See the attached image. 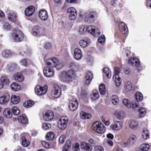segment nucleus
I'll list each match as a JSON object with an SVG mask.
<instances>
[{
  "mask_svg": "<svg viewBox=\"0 0 151 151\" xmlns=\"http://www.w3.org/2000/svg\"><path fill=\"white\" fill-rule=\"evenodd\" d=\"M75 76L74 71L72 70L67 71H63L61 73V76L63 80L66 82H69L73 79Z\"/></svg>",
  "mask_w": 151,
  "mask_h": 151,
  "instance_id": "obj_1",
  "label": "nucleus"
},
{
  "mask_svg": "<svg viewBox=\"0 0 151 151\" xmlns=\"http://www.w3.org/2000/svg\"><path fill=\"white\" fill-rule=\"evenodd\" d=\"M92 129L95 132L102 134L105 131V127L100 122L96 121L93 123Z\"/></svg>",
  "mask_w": 151,
  "mask_h": 151,
  "instance_id": "obj_2",
  "label": "nucleus"
},
{
  "mask_svg": "<svg viewBox=\"0 0 151 151\" xmlns=\"http://www.w3.org/2000/svg\"><path fill=\"white\" fill-rule=\"evenodd\" d=\"M12 35L14 41L17 42H21L24 39V34L18 29L14 30Z\"/></svg>",
  "mask_w": 151,
  "mask_h": 151,
  "instance_id": "obj_3",
  "label": "nucleus"
},
{
  "mask_svg": "<svg viewBox=\"0 0 151 151\" xmlns=\"http://www.w3.org/2000/svg\"><path fill=\"white\" fill-rule=\"evenodd\" d=\"M68 118L67 116L61 117L58 122V126L61 129H65L67 127L68 123Z\"/></svg>",
  "mask_w": 151,
  "mask_h": 151,
  "instance_id": "obj_4",
  "label": "nucleus"
},
{
  "mask_svg": "<svg viewBox=\"0 0 151 151\" xmlns=\"http://www.w3.org/2000/svg\"><path fill=\"white\" fill-rule=\"evenodd\" d=\"M137 137L134 134H132L129 137L127 142H123L122 146L124 147H128L129 146L133 145L136 142Z\"/></svg>",
  "mask_w": 151,
  "mask_h": 151,
  "instance_id": "obj_5",
  "label": "nucleus"
},
{
  "mask_svg": "<svg viewBox=\"0 0 151 151\" xmlns=\"http://www.w3.org/2000/svg\"><path fill=\"white\" fill-rule=\"evenodd\" d=\"M97 16V14L96 12H92L86 17L85 21L88 24L93 23Z\"/></svg>",
  "mask_w": 151,
  "mask_h": 151,
  "instance_id": "obj_6",
  "label": "nucleus"
},
{
  "mask_svg": "<svg viewBox=\"0 0 151 151\" xmlns=\"http://www.w3.org/2000/svg\"><path fill=\"white\" fill-rule=\"evenodd\" d=\"M43 117L45 121H51L54 117L53 112L51 110H48L45 111L43 113Z\"/></svg>",
  "mask_w": 151,
  "mask_h": 151,
  "instance_id": "obj_7",
  "label": "nucleus"
},
{
  "mask_svg": "<svg viewBox=\"0 0 151 151\" xmlns=\"http://www.w3.org/2000/svg\"><path fill=\"white\" fill-rule=\"evenodd\" d=\"M32 34L35 36H40L44 34L45 29L39 26H35L32 29Z\"/></svg>",
  "mask_w": 151,
  "mask_h": 151,
  "instance_id": "obj_8",
  "label": "nucleus"
},
{
  "mask_svg": "<svg viewBox=\"0 0 151 151\" xmlns=\"http://www.w3.org/2000/svg\"><path fill=\"white\" fill-rule=\"evenodd\" d=\"M47 88L48 87L47 85H45L43 87L37 85L35 88V92L36 94L39 96L44 95L47 92Z\"/></svg>",
  "mask_w": 151,
  "mask_h": 151,
  "instance_id": "obj_9",
  "label": "nucleus"
},
{
  "mask_svg": "<svg viewBox=\"0 0 151 151\" xmlns=\"http://www.w3.org/2000/svg\"><path fill=\"white\" fill-rule=\"evenodd\" d=\"M52 65L46 66L43 69V73L47 77H52L54 72Z\"/></svg>",
  "mask_w": 151,
  "mask_h": 151,
  "instance_id": "obj_10",
  "label": "nucleus"
},
{
  "mask_svg": "<svg viewBox=\"0 0 151 151\" xmlns=\"http://www.w3.org/2000/svg\"><path fill=\"white\" fill-rule=\"evenodd\" d=\"M78 103L77 100L75 98H73L70 100L69 104V108L71 111L75 110L77 108Z\"/></svg>",
  "mask_w": 151,
  "mask_h": 151,
  "instance_id": "obj_11",
  "label": "nucleus"
},
{
  "mask_svg": "<svg viewBox=\"0 0 151 151\" xmlns=\"http://www.w3.org/2000/svg\"><path fill=\"white\" fill-rule=\"evenodd\" d=\"M67 12L69 13V19L70 20H73L76 17L77 13L76 9L73 7L69 8Z\"/></svg>",
  "mask_w": 151,
  "mask_h": 151,
  "instance_id": "obj_12",
  "label": "nucleus"
},
{
  "mask_svg": "<svg viewBox=\"0 0 151 151\" xmlns=\"http://www.w3.org/2000/svg\"><path fill=\"white\" fill-rule=\"evenodd\" d=\"M119 29L122 34L127 33L128 32V29L127 26L123 22H121L118 24Z\"/></svg>",
  "mask_w": 151,
  "mask_h": 151,
  "instance_id": "obj_13",
  "label": "nucleus"
},
{
  "mask_svg": "<svg viewBox=\"0 0 151 151\" xmlns=\"http://www.w3.org/2000/svg\"><path fill=\"white\" fill-rule=\"evenodd\" d=\"M17 120L18 122L22 124L25 125L29 124L28 118L24 114H22L18 116Z\"/></svg>",
  "mask_w": 151,
  "mask_h": 151,
  "instance_id": "obj_14",
  "label": "nucleus"
},
{
  "mask_svg": "<svg viewBox=\"0 0 151 151\" xmlns=\"http://www.w3.org/2000/svg\"><path fill=\"white\" fill-rule=\"evenodd\" d=\"M54 89L53 90L52 92V95L55 97H58L61 94L60 89L57 84H54Z\"/></svg>",
  "mask_w": 151,
  "mask_h": 151,
  "instance_id": "obj_15",
  "label": "nucleus"
},
{
  "mask_svg": "<svg viewBox=\"0 0 151 151\" xmlns=\"http://www.w3.org/2000/svg\"><path fill=\"white\" fill-rule=\"evenodd\" d=\"M128 62L133 66L139 67L140 65V62L139 60L136 58H129Z\"/></svg>",
  "mask_w": 151,
  "mask_h": 151,
  "instance_id": "obj_16",
  "label": "nucleus"
},
{
  "mask_svg": "<svg viewBox=\"0 0 151 151\" xmlns=\"http://www.w3.org/2000/svg\"><path fill=\"white\" fill-rule=\"evenodd\" d=\"M122 126V123L121 121H116L114 124L110 125L111 128L114 130H118L121 129Z\"/></svg>",
  "mask_w": 151,
  "mask_h": 151,
  "instance_id": "obj_17",
  "label": "nucleus"
},
{
  "mask_svg": "<svg viewBox=\"0 0 151 151\" xmlns=\"http://www.w3.org/2000/svg\"><path fill=\"white\" fill-rule=\"evenodd\" d=\"M39 16L40 18L43 21H45L48 18L47 12L44 9H41L39 13Z\"/></svg>",
  "mask_w": 151,
  "mask_h": 151,
  "instance_id": "obj_18",
  "label": "nucleus"
},
{
  "mask_svg": "<svg viewBox=\"0 0 151 151\" xmlns=\"http://www.w3.org/2000/svg\"><path fill=\"white\" fill-rule=\"evenodd\" d=\"M35 9L34 6L31 5L29 6L25 10V14L28 17L31 16L35 11Z\"/></svg>",
  "mask_w": 151,
  "mask_h": 151,
  "instance_id": "obj_19",
  "label": "nucleus"
},
{
  "mask_svg": "<svg viewBox=\"0 0 151 151\" xmlns=\"http://www.w3.org/2000/svg\"><path fill=\"white\" fill-rule=\"evenodd\" d=\"M86 32L90 33L94 37H97V35L96 33V30L94 27L92 25H90L86 27Z\"/></svg>",
  "mask_w": 151,
  "mask_h": 151,
  "instance_id": "obj_20",
  "label": "nucleus"
},
{
  "mask_svg": "<svg viewBox=\"0 0 151 151\" xmlns=\"http://www.w3.org/2000/svg\"><path fill=\"white\" fill-rule=\"evenodd\" d=\"M80 147L81 149L87 151H91L92 150V146L89 144L84 142H82L80 144Z\"/></svg>",
  "mask_w": 151,
  "mask_h": 151,
  "instance_id": "obj_21",
  "label": "nucleus"
},
{
  "mask_svg": "<svg viewBox=\"0 0 151 151\" xmlns=\"http://www.w3.org/2000/svg\"><path fill=\"white\" fill-rule=\"evenodd\" d=\"M0 80L4 86L9 85L11 83L9 78L6 75L2 76L0 78Z\"/></svg>",
  "mask_w": 151,
  "mask_h": 151,
  "instance_id": "obj_22",
  "label": "nucleus"
},
{
  "mask_svg": "<svg viewBox=\"0 0 151 151\" xmlns=\"http://www.w3.org/2000/svg\"><path fill=\"white\" fill-rule=\"evenodd\" d=\"M58 59L56 57H53L52 59H48L46 60V63L47 65H53L59 63Z\"/></svg>",
  "mask_w": 151,
  "mask_h": 151,
  "instance_id": "obj_23",
  "label": "nucleus"
},
{
  "mask_svg": "<svg viewBox=\"0 0 151 151\" xmlns=\"http://www.w3.org/2000/svg\"><path fill=\"white\" fill-rule=\"evenodd\" d=\"M85 77L86 80L85 83L86 84L88 85L89 83L93 78V74L91 71H88L86 73Z\"/></svg>",
  "mask_w": 151,
  "mask_h": 151,
  "instance_id": "obj_24",
  "label": "nucleus"
},
{
  "mask_svg": "<svg viewBox=\"0 0 151 151\" xmlns=\"http://www.w3.org/2000/svg\"><path fill=\"white\" fill-rule=\"evenodd\" d=\"M3 115L4 117L10 118L12 116V113L11 109L9 108H6L4 110Z\"/></svg>",
  "mask_w": 151,
  "mask_h": 151,
  "instance_id": "obj_25",
  "label": "nucleus"
},
{
  "mask_svg": "<svg viewBox=\"0 0 151 151\" xmlns=\"http://www.w3.org/2000/svg\"><path fill=\"white\" fill-rule=\"evenodd\" d=\"M74 58L76 60H78L81 58L82 53L81 50L78 48H76L74 53Z\"/></svg>",
  "mask_w": 151,
  "mask_h": 151,
  "instance_id": "obj_26",
  "label": "nucleus"
},
{
  "mask_svg": "<svg viewBox=\"0 0 151 151\" xmlns=\"http://www.w3.org/2000/svg\"><path fill=\"white\" fill-rule=\"evenodd\" d=\"M14 78L16 81L21 82L23 81L24 77L21 73H16L14 74Z\"/></svg>",
  "mask_w": 151,
  "mask_h": 151,
  "instance_id": "obj_27",
  "label": "nucleus"
},
{
  "mask_svg": "<svg viewBox=\"0 0 151 151\" xmlns=\"http://www.w3.org/2000/svg\"><path fill=\"white\" fill-rule=\"evenodd\" d=\"M10 99V96L6 93L0 97V104H4L8 101Z\"/></svg>",
  "mask_w": 151,
  "mask_h": 151,
  "instance_id": "obj_28",
  "label": "nucleus"
},
{
  "mask_svg": "<svg viewBox=\"0 0 151 151\" xmlns=\"http://www.w3.org/2000/svg\"><path fill=\"white\" fill-rule=\"evenodd\" d=\"M2 56L5 58H8L11 56H12L13 52L12 51L10 50L7 49L4 50L2 52Z\"/></svg>",
  "mask_w": 151,
  "mask_h": 151,
  "instance_id": "obj_29",
  "label": "nucleus"
},
{
  "mask_svg": "<svg viewBox=\"0 0 151 151\" xmlns=\"http://www.w3.org/2000/svg\"><path fill=\"white\" fill-rule=\"evenodd\" d=\"M11 101L13 104H17L20 102V98L19 96L13 95L11 96Z\"/></svg>",
  "mask_w": 151,
  "mask_h": 151,
  "instance_id": "obj_30",
  "label": "nucleus"
},
{
  "mask_svg": "<svg viewBox=\"0 0 151 151\" xmlns=\"http://www.w3.org/2000/svg\"><path fill=\"white\" fill-rule=\"evenodd\" d=\"M142 136L145 139H147L149 138V132L146 128H144L142 133Z\"/></svg>",
  "mask_w": 151,
  "mask_h": 151,
  "instance_id": "obj_31",
  "label": "nucleus"
},
{
  "mask_svg": "<svg viewBox=\"0 0 151 151\" xmlns=\"http://www.w3.org/2000/svg\"><path fill=\"white\" fill-rule=\"evenodd\" d=\"M35 104L33 101L30 100L27 101L23 104V106L24 107L27 108H28L32 107Z\"/></svg>",
  "mask_w": 151,
  "mask_h": 151,
  "instance_id": "obj_32",
  "label": "nucleus"
},
{
  "mask_svg": "<svg viewBox=\"0 0 151 151\" xmlns=\"http://www.w3.org/2000/svg\"><path fill=\"white\" fill-rule=\"evenodd\" d=\"M81 118L83 119H88L91 117V115L89 113H87L83 111H81L80 114Z\"/></svg>",
  "mask_w": 151,
  "mask_h": 151,
  "instance_id": "obj_33",
  "label": "nucleus"
},
{
  "mask_svg": "<svg viewBox=\"0 0 151 151\" xmlns=\"http://www.w3.org/2000/svg\"><path fill=\"white\" fill-rule=\"evenodd\" d=\"M102 70L108 78H109L111 77V72L108 68L104 67L103 68Z\"/></svg>",
  "mask_w": 151,
  "mask_h": 151,
  "instance_id": "obj_34",
  "label": "nucleus"
},
{
  "mask_svg": "<svg viewBox=\"0 0 151 151\" xmlns=\"http://www.w3.org/2000/svg\"><path fill=\"white\" fill-rule=\"evenodd\" d=\"M10 87L14 91H18L21 88L20 86L16 83H12Z\"/></svg>",
  "mask_w": 151,
  "mask_h": 151,
  "instance_id": "obj_35",
  "label": "nucleus"
},
{
  "mask_svg": "<svg viewBox=\"0 0 151 151\" xmlns=\"http://www.w3.org/2000/svg\"><path fill=\"white\" fill-rule=\"evenodd\" d=\"M22 145L24 147H27L30 145V143L29 141L24 136H23L21 138Z\"/></svg>",
  "mask_w": 151,
  "mask_h": 151,
  "instance_id": "obj_36",
  "label": "nucleus"
},
{
  "mask_svg": "<svg viewBox=\"0 0 151 151\" xmlns=\"http://www.w3.org/2000/svg\"><path fill=\"white\" fill-rule=\"evenodd\" d=\"M55 134L53 132H50L46 135V139L48 141H51L53 140L55 138Z\"/></svg>",
  "mask_w": 151,
  "mask_h": 151,
  "instance_id": "obj_37",
  "label": "nucleus"
},
{
  "mask_svg": "<svg viewBox=\"0 0 151 151\" xmlns=\"http://www.w3.org/2000/svg\"><path fill=\"white\" fill-rule=\"evenodd\" d=\"M134 96L137 101H140L143 99V95L140 92H137L135 94Z\"/></svg>",
  "mask_w": 151,
  "mask_h": 151,
  "instance_id": "obj_38",
  "label": "nucleus"
},
{
  "mask_svg": "<svg viewBox=\"0 0 151 151\" xmlns=\"http://www.w3.org/2000/svg\"><path fill=\"white\" fill-rule=\"evenodd\" d=\"M150 147L148 144L143 143L141 144L139 147V150L142 151H147L149 150Z\"/></svg>",
  "mask_w": 151,
  "mask_h": 151,
  "instance_id": "obj_39",
  "label": "nucleus"
},
{
  "mask_svg": "<svg viewBox=\"0 0 151 151\" xmlns=\"http://www.w3.org/2000/svg\"><path fill=\"white\" fill-rule=\"evenodd\" d=\"M99 91L101 95H104L106 92V87L105 85L103 84H101L99 86Z\"/></svg>",
  "mask_w": 151,
  "mask_h": 151,
  "instance_id": "obj_40",
  "label": "nucleus"
},
{
  "mask_svg": "<svg viewBox=\"0 0 151 151\" xmlns=\"http://www.w3.org/2000/svg\"><path fill=\"white\" fill-rule=\"evenodd\" d=\"M69 68L73 70H77L78 67V65L75 61L70 63L69 65Z\"/></svg>",
  "mask_w": 151,
  "mask_h": 151,
  "instance_id": "obj_41",
  "label": "nucleus"
},
{
  "mask_svg": "<svg viewBox=\"0 0 151 151\" xmlns=\"http://www.w3.org/2000/svg\"><path fill=\"white\" fill-rule=\"evenodd\" d=\"M93 95L91 96V99L93 100H96L98 99L99 95L97 90H94L93 91Z\"/></svg>",
  "mask_w": 151,
  "mask_h": 151,
  "instance_id": "obj_42",
  "label": "nucleus"
},
{
  "mask_svg": "<svg viewBox=\"0 0 151 151\" xmlns=\"http://www.w3.org/2000/svg\"><path fill=\"white\" fill-rule=\"evenodd\" d=\"M8 18L9 20L11 21L14 22L16 20L17 16L14 14L10 13L8 16Z\"/></svg>",
  "mask_w": 151,
  "mask_h": 151,
  "instance_id": "obj_43",
  "label": "nucleus"
},
{
  "mask_svg": "<svg viewBox=\"0 0 151 151\" xmlns=\"http://www.w3.org/2000/svg\"><path fill=\"white\" fill-rule=\"evenodd\" d=\"M138 126V123L137 122L135 121H132L129 124V127L133 129H136Z\"/></svg>",
  "mask_w": 151,
  "mask_h": 151,
  "instance_id": "obj_44",
  "label": "nucleus"
},
{
  "mask_svg": "<svg viewBox=\"0 0 151 151\" xmlns=\"http://www.w3.org/2000/svg\"><path fill=\"white\" fill-rule=\"evenodd\" d=\"M113 79L116 85L117 86H119L122 82L119 76H118Z\"/></svg>",
  "mask_w": 151,
  "mask_h": 151,
  "instance_id": "obj_45",
  "label": "nucleus"
},
{
  "mask_svg": "<svg viewBox=\"0 0 151 151\" xmlns=\"http://www.w3.org/2000/svg\"><path fill=\"white\" fill-rule=\"evenodd\" d=\"M139 116L140 117H142L144 116L146 114V110L143 107H140L139 109Z\"/></svg>",
  "mask_w": 151,
  "mask_h": 151,
  "instance_id": "obj_46",
  "label": "nucleus"
},
{
  "mask_svg": "<svg viewBox=\"0 0 151 151\" xmlns=\"http://www.w3.org/2000/svg\"><path fill=\"white\" fill-rule=\"evenodd\" d=\"M12 113L15 115H18L20 113V110L17 107H12Z\"/></svg>",
  "mask_w": 151,
  "mask_h": 151,
  "instance_id": "obj_47",
  "label": "nucleus"
},
{
  "mask_svg": "<svg viewBox=\"0 0 151 151\" xmlns=\"http://www.w3.org/2000/svg\"><path fill=\"white\" fill-rule=\"evenodd\" d=\"M121 71V69L117 67H115L114 70V75L113 77V78H115L116 77L119 76V74Z\"/></svg>",
  "mask_w": 151,
  "mask_h": 151,
  "instance_id": "obj_48",
  "label": "nucleus"
},
{
  "mask_svg": "<svg viewBox=\"0 0 151 151\" xmlns=\"http://www.w3.org/2000/svg\"><path fill=\"white\" fill-rule=\"evenodd\" d=\"M110 4L113 6H119L120 3L118 0H111Z\"/></svg>",
  "mask_w": 151,
  "mask_h": 151,
  "instance_id": "obj_49",
  "label": "nucleus"
},
{
  "mask_svg": "<svg viewBox=\"0 0 151 151\" xmlns=\"http://www.w3.org/2000/svg\"><path fill=\"white\" fill-rule=\"evenodd\" d=\"M132 88V84L131 82L127 83V84H126L124 87V89L126 92H128L131 91Z\"/></svg>",
  "mask_w": 151,
  "mask_h": 151,
  "instance_id": "obj_50",
  "label": "nucleus"
},
{
  "mask_svg": "<svg viewBox=\"0 0 151 151\" xmlns=\"http://www.w3.org/2000/svg\"><path fill=\"white\" fill-rule=\"evenodd\" d=\"M79 44L81 47L84 48L87 46V42L84 40H80Z\"/></svg>",
  "mask_w": 151,
  "mask_h": 151,
  "instance_id": "obj_51",
  "label": "nucleus"
},
{
  "mask_svg": "<svg viewBox=\"0 0 151 151\" xmlns=\"http://www.w3.org/2000/svg\"><path fill=\"white\" fill-rule=\"evenodd\" d=\"M123 104L128 108H130L131 107V104L129 101L127 99H124L123 100Z\"/></svg>",
  "mask_w": 151,
  "mask_h": 151,
  "instance_id": "obj_52",
  "label": "nucleus"
},
{
  "mask_svg": "<svg viewBox=\"0 0 151 151\" xmlns=\"http://www.w3.org/2000/svg\"><path fill=\"white\" fill-rule=\"evenodd\" d=\"M51 125L49 123H45L42 125V127L43 129L47 130L51 127Z\"/></svg>",
  "mask_w": 151,
  "mask_h": 151,
  "instance_id": "obj_53",
  "label": "nucleus"
},
{
  "mask_svg": "<svg viewBox=\"0 0 151 151\" xmlns=\"http://www.w3.org/2000/svg\"><path fill=\"white\" fill-rule=\"evenodd\" d=\"M125 114V113L123 111L119 112L116 114L117 118L119 119H121L123 118Z\"/></svg>",
  "mask_w": 151,
  "mask_h": 151,
  "instance_id": "obj_54",
  "label": "nucleus"
},
{
  "mask_svg": "<svg viewBox=\"0 0 151 151\" xmlns=\"http://www.w3.org/2000/svg\"><path fill=\"white\" fill-rule=\"evenodd\" d=\"M98 41L101 44L104 42L105 41V36L104 35H102L99 36L98 38Z\"/></svg>",
  "mask_w": 151,
  "mask_h": 151,
  "instance_id": "obj_55",
  "label": "nucleus"
},
{
  "mask_svg": "<svg viewBox=\"0 0 151 151\" xmlns=\"http://www.w3.org/2000/svg\"><path fill=\"white\" fill-rule=\"evenodd\" d=\"M42 144L43 146L46 148H49L50 147V145L49 143L45 141H43L42 142Z\"/></svg>",
  "mask_w": 151,
  "mask_h": 151,
  "instance_id": "obj_56",
  "label": "nucleus"
},
{
  "mask_svg": "<svg viewBox=\"0 0 151 151\" xmlns=\"http://www.w3.org/2000/svg\"><path fill=\"white\" fill-rule=\"evenodd\" d=\"M11 27V26L9 24L8 22H5L3 25V28L4 29L7 30H9Z\"/></svg>",
  "mask_w": 151,
  "mask_h": 151,
  "instance_id": "obj_57",
  "label": "nucleus"
},
{
  "mask_svg": "<svg viewBox=\"0 0 151 151\" xmlns=\"http://www.w3.org/2000/svg\"><path fill=\"white\" fill-rule=\"evenodd\" d=\"M86 32V27H81L79 29V33L81 35L84 34Z\"/></svg>",
  "mask_w": 151,
  "mask_h": 151,
  "instance_id": "obj_58",
  "label": "nucleus"
},
{
  "mask_svg": "<svg viewBox=\"0 0 151 151\" xmlns=\"http://www.w3.org/2000/svg\"><path fill=\"white\" fill-rule=\"evenodd\" d=\"M63 65L61 63H57L56 65H53L52 66V67H55L58 70H60V68L63 67Z\"/></svg>",
  "mask_w": 151,
  "mask_h": 151,
  "instance_id": "obj_59",
  "label": "nucleus"
},
{
  "mask_svg": "<svg viewBox=\"0 0 151 151\" xmlns=\"http://www.w3.org/2000/svg\"><path fill=\"white\" fill-rule=\"evenodd\" d=\"M79 147V144L78 143H76L73 145V149L75 151H77L78 150Z\"/></svg>",
  "mask_w": 151,
  "mask_h": 151,
  "instance_id": "obj_60",
  "label": "nucleus"
},
{
  "mask_svg": "<svg viewBox=\"0 0 151 151\" xmlns=\"http://www.w3.org/2000/svg\"><path fill=\"white\" fill-rule=\"evenodd\" d=\"M131 104V108L132 109L135 110L136 108L138 107V104L136 103L135 101H133Z\"/></svg>",
  "mask_w": 151,
  "mask_h": 151,
  "instance_id": "obj_61",
  "label": "nucleus"
},
{
  "mask_svg": "<svg viewBox=\"0 0 151 151\" xmlns=\"http://www.w3.org/2000/svg\"><path fill=\"white\" fill-rule=\"evenodd\" d=\"M124 72L125 74L128 75L131 73L132 70L129 68L127 67L124 70Z\"/></svg>",
  "mask_w": 151,
  "mask_h": 151,
  "instance_id": "obj_62",
  "label": "nucleus"
},
{
  "mask_svg": "<svg viewBox=\"0 0 151 151\" xmlns=\"http://www.w3.org/2000/svg\"><path fill=\"white\" fill-rule=\"evenodd\" d=\"M94 151H104L103 147L100 146H96L94 148Z\"/></svg>",
  "mask_w": 151,
  "mask_h": 151,
  "instance_id": "obj_63",
  "label": "nucleus"
},
{
  "mask_svg": "<svg viewBox=\"0 0 151 151\" xmlns=\"http://www.w3.org/2000/svg\"><path fill=\"white\" fill-rule=\"evenodd\" d=\"M65 137L63 135H62L60 137L59 139V142L61 144H63L65 141Z\"/></svg>",
  "mask_w": 151,
  "mask_h": 151,
  "instance_id": "obj_64",
  "label": "nucleus"
}]
</instances>
